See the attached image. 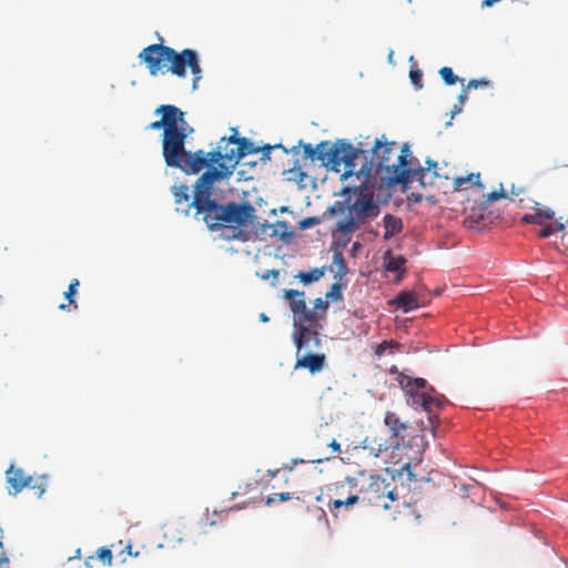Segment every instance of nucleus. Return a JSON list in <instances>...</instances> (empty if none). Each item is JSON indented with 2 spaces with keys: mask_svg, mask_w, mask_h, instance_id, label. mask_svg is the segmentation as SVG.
I'll use <instances>...</instances> for the list:
<instances>
[{
  "mask_svg": "<svg viewBox=\"0 0 568 568\" xmlns=\"http://www.w3.org/2000/svg\"><path fill=\"white\" fill-rule=\"evenodd\" d=\"M79 285H80V282L78 278H73L70 282L68 290L64 292V297H65V300H68L69 304H60L59 310L65 311L69 308L70 305H72L74 310L78 308V304L73 297L78 292Z\"/></svg>",
  "mask_w": 568,
  "mask_h": 568,
  "instance_id": "obj_26",
  "label": "nucleus"
},
{
  "mask_svg": "<svg viewBox=\"0 0 568 568\" xmlns=\"http://www.w3.org/2000/svg\"><path fill=\"white\" fill-rule=\"evenodd\" d=\"M233 132L234 134L229 136L227 143H235L234 150H236V154H239L240 160L248 154H255L260 151V149L254 146L253 142L247 138H237L236 129H233Z\"/></svg>",
  "mask_w": 568,
  "mask_h": 568,
  "instance_id": "obj_20",
  "label": "nucleus"
},
{
  "mask_svg": "<svg viewBox=\"0 0 568 568\" xmlns=\"http://www.w3.org/2000/svg\"><path fill=\"white\" fill-rule=\"evenodd\" d=\"M409 77H410V80H412V83L414 85H416L417 88H422V77H423V73L419 69H416V70H410L409 72Z\"/></svg>",
  "mask_w": 568,
  "mask_h": 568,
  "instance_id": "obj_37",
  "label": "nucleus"
},
{
  "mask_svg": "<svg viewBox=\"0 0 568 568\" xmlns=\"http://www.w3.org/2000/svg\"><path fill=\"white\" fill-rule=\"evenodd\" d=\"M393 303L405 313L420 306L418 295L408 291L398 293Z\"/></svg>",
  "mask_w": 568,
  "mask_h": 568,
  "instance_id": "obj_22",
  "label": "nucleus"
},
{
  "mask_svg": "<svg viewBox=\"0 0 568 568\" xmlns=\"http://www.w3.org/2000/svg\"><path fill=\"white\" fill-rule=\"evenodd\" d=\"M92 560H99L102 566H110L112 564V552L110 547H101L95 551L94 556H89L85 559L87 568H91Z\"/></svg>",
  "mask_w": 568,
  "mask_h": 568,
  "instance_id": "obj_25",
  "label": "nucleus"
},
{
  "mask_svg": "<svg viewBox=\"0 0 568 568\" xmlns=\"http://www.w3.org/2000/svg\"><path fill=\"white\" fill-rule=\"evenodd\" d=\"M408 466H409V463H406L402 468L404 469V468H406Z\"/></svg>",
  "mask_w": 568,
  "mask_h": 568,
  "instance_id": "obj_47",
  "label": "nucleus"
},
{
  "mask_svg": "<svg viewBox=\"0 0 568 568\" xmlns=\"http://www.w3.org/2000/svg\"><path fill=\"white\" fill-rule=\"evenodd\" d=\"M342 488H343V486L341 487V489ZM337 490H339V488H337ZM358 501H361L358 494H349L347 496H343L339 491H337V498L329 499L327 507L331 510V513L336 517L338 514V510L342 507L347 508L349 506L357 504Z\"/></svg>",
  "mask_w": 568,
  "mask_h": 568,
  "instance_id": "obj_21",
  "label": "nucleus"
},
{
  "mask_svg": "<svg viewBox=\"0 0 568 568\" xmlns=\"http://www.w3.org/2000/svg\"><path fill=\"white\" fill-rule=\"evenodd\" d=\"M314 223H316V219L310 217V219H306V220L302 221L301 222V226L303 229H305V227H308L310 225H313Z\"/></svg>",
  "mask_w": 568,
  "mask_h": 568,
  "instance_id": "obj_41",
  "label": "nucleus"
},
{
  "mask_svg": "<svg viewBox=\"0 0 568 568\" xmlns=\"http://www.w3.org/2000/svg\"><path fill=\"white\" fill-rule=\"evenodd\" d=\"M565 229V225L562 223H556L555 225H547L545 227H542L539 232H538V235L542 239H546V237H549L554 232H560Z\"/></svg>",
  "mask_w": 568,
  "mask_h": 568,
  "instance_id": "obj_33",
  "label": "nucleus"
},
{
  "mask_svg": "<svg viewBox=\"0 0 568 568\" xmlns=\"http://www.w3.org/2000/svg\"><path fill=\"white\" fill-rule=\"evenodd\" d=\"M325 274L324 268H313L310 272H300L296 277L304 284L318 281Z\"/></svg>",
  "mask_w": 568,
  "mask_h": 568,
  "instance_id": "obj_29",
  "label": "nucleus"
},
{
  "mask_svg": "<svg viewBox=\"0 0 568 568\" xmlns=\"http://www.w3.org/2000/svg\"><path fill=\"white\" fill-rule=\"evenodd\" d=\"M369 153V160L363 163L358 175L369 176L374 173L392 185L416 181L424 187L433 185L440 176L437 162L427 160V168H420L418 160L412 156L408 144L399 148L398 143L387 141L385 135L375 140Z\"/></svg>",
  "mask_w": 568,
  "mask_h": 568,
  "instance_id": "obj_1",
  "label": "nucleus"
},
{
  "mask_svg": "<svg viewBox=\"0 0 568 568\" xmlns=\"http://www.w3.org/2000/svg\"><path fill=\"white\" fill-rule=\"evenodd\" d=\"M383 225L385 229V233H384L385 240H389L390 237L400 233L403 230L402 219H399L393 214H386L383 217Z\"/></svg>",
  "mask_w": 568,
  "mask_h": 568,
  "instance_id": "obj_23",
  "label": "nucleus"
},
{
  "mask_svg": "<svg viewBox=\"0 0 568 568\" xmlns=\"http://www.w3.org/2000/svg\"><path fill=\"white\" fill-rule=\"evenodd\" d=\"M343 195L346 196L348 203V215L336 223L335 230L346 235V242L359 224L374 220L379 214V206L374 201V193L366 186L344 187Z\"/></svg>",
  "mask_w": 568,
  "mask_h": 568,
  "instance_id": "obj_6",
  "label": "nucleus"
},
{
  "mask_svg": "<svg viewBox=\"0 0 568 568\" xmlns=\"http://www.w3.org/2000/svg\"><path fill=\"white\" fill-rule=\"evenodd\" d=\"M110 549L112 552V559L115 558L116 564L124 565L128 562V558H139L141 556L148 555V552H141V551H132V545L130 541H122L119 540L116 542H113L110 545Z\"/></svg>",
  "mask_w": 568,
  "mask_h": 568,
  "instance_id": "obj_16",
  "label": "nucleus"
},
{
  "mask_svg": "<svg viewBox=\"0 0 568 568\" xmlns=\"http://www.w3.org/2000/svg\"><path fill=\"white\" fill-rule=\"evenodd\" d=\"M260 321H262V322H264V323H265V322H268V317H267L264 313H261V314H260Z\"/></svg>",
  "mask_w": 568,
  "mask_h": 568,
  "instance_id": "obj_43",
  "label": "nucleus"
},
{
  "mask_svg": "<svg viewBox=\"0 0 568 568\" xmlns=\"http://www.w3.org/2000/svg\"><path fill=\"white\" fill-rule=\"evenodd\" d=\"M199 179L195 182L194 185V195L192 197L190 193V189L185 184H179L172 186V193L174 196V203L176 205V211H180L183 214H189L191 207H194L197 211V205L195 202L196 195H197V185H199Z\"/></svg>",
  "mask_w": 568,
  "mask_h": 568,
  "instance_id": "obj_12",
  "label": "nucleus"
},
{
  "mask_svg": "<svg viewBox=\"0 0 568 568\" xmlns=\"http://www.w3.org/2000/svg\"><path fill=\"white\" fill-rule=\"evenodd\" d=\"M460 111H462V108H458L457 105H455L453 113H459Z\"/></svg>",
  "mask_w": 568,
  "mask_h": 568,
  "instance_id": "obj_45",
  "label": "nucleus"
},
{
  "mask_svg": "<svg viewBox=\"0 0 568 568\" xmlns=\"http://www.w3.org/2000/svg\"><path fill=\"white\" fill-rule=\"evenodd\" d=\"M273 148H274V146H272V145H266V146L264 148V150L266 151V155H267V156H268V154H270V151H271Z\"/></svg>",
  "mask_w": 568,
  "mask_h": 568,
  "instance_id": "obj_44",
  "label": "nucleus"
},
{
  "mask_svg": "<svg viewBox=\"0 0 568 568\" xmlns=\"http://www.w3.org/2000/svg\"><path fill=\"white\" fill-rule=\"evenodd\" d=\"M384 424L388 428L392 443L388 444L386 439L378 438L377 436H367L363 440V448L374 457H379L383 452H386L390 446L399 448L405 443L408 435L409 426L403 422L394 412H386Z\"/></svg>",
  "mask_w": 568,
  "mask_h": 568,
  "instance_id": "obj_7",
  "label": "nucleus"
},
{
  "mask_svg": "<svg viewBox=\"0 0 568 568\" xmlns=\"http://www.w3.org/2000/svg\"><path fill=\"white\" fill-rule=\"evenodd\" d=\"M325 297H326V300H329L333 302L341 301L343 298L342 285L337 282L332 284V286H331L329 291L326 293Z\"/></svg>",
  "mask_w": 568,
  "mask_h": 568,
  "instance_id": "obj_32",
  "label": "nucleus"
},
{
  "mask_svg": "<svg viewBox=\"0 0 568 568\" xmlns=\"http://www.w3.org/2000/svg\"><path fill=\"white\" fill-rule=\"evenodd\" d=\"M197 189L194 203L197 205V214H202L209 229L216 230L226 225L232 232V234L226 235L227 239L246 241V233L239 229L253 223L255 219L254 206L248 202L220 204L212 199L213 185H197Z\"/></svg>",
  "mask_w": 568,
  "mask_h": 568,
  "instance_id": "obj_2",
  "label": "nucleus"
},
{
  "mask_svg": "<svg viewBox=\"0 0 568 568\" xmlns=\"http://www.w3.org/2000/svg\"><path fill=\"white\" fill-rule=\"evenodd\" d=\"M284 300L288 302L290 310L294 313V323L293 326L298 323H307L305 313H308V308L306 306L305 293L303 291L297 290H285Z\"/></svg>",
  "mask_w": 568,
  "mask_h": 568,
  "instance_id": "obj_13",
  "label": "nucleus"
},
{
  "mask_svg": "<svg viewBox=\"0 0 568 568\" xmlns=\"http://www.w3.org/2000/svg\"><path fill=\"white\" fill-rule=\"evenodd\" d=\"M327 446L332 448L333 453H341V445L337 443L336 439H332Z\"/></svg>",
  "mask_w": 568,
  "mask_h": 568,
  "instance_id": "obj_40",
  "label": "nucleus"
},
{
  "mask_svg": "<svg viewBox=\"0 0 568 568\" xmlns=\"http://www.w3.org/2000/svg\"><path fill=\"white\" fill-rule=\"evenodd\" d=\"M406 258L403 255L394 256L390 251H387L384 255V266L388 272L405 273Z\"/></svg>",
  "mask_w": 568,
  "mask_h": 568,
  "instance_id": "obj_24",
  "label": "nucleus"
},
{
  "mask_svg": "<svg viewBox=\"0 0 568 568\" xmlns=\"http://www.w3.org/2000/svg\"><path fill=\"white\" fill-rule=\"evenodd\" d=\"M466 183H470V184H474V185H477V186L484 189V186L480 183V174L479 173H470L466 176H458V178L454 179V186L456 190L463 189V186Z\"/></svg>",
  "mask_w": 568,
  "mask_h": 568,
  "instance_id": "obj_28",
  "label": "nucleus"
},
{
  "mask_svg": "<svg viewBox=\"0 0 568 568\" xmlns=\"http://www.w3.org/2000/svg\"><path fill=\"white\" fill-rule=\"evenodd\" d=\"M74 557H75V558H80V549H77V551H75V556H74Z\"/></svg>",
  "mask_w": 568,
  "mask_h": 568,
  "instance_id": "obj_46",
  "label": "nucleus"
},
{
  "mask_svg": "<svg viewBox=\"0 0 568 568\" xmlns=\"http://www.w3.org/2000/svg\"><path fill=\"white\" fill-rule=\"evenodd\" d=\"M468 90L466 88L463 89L460 94L458 95V101L460 104H463L467 100V92Z\"/></svg>",
  "mask_w": 568,
  "mask_h": 568,
  "instance_id": "obj_42",
  "label": "nucleus"
},
{
  "mask_svg": "<svg viewBox=\"0 0 568 568\" xmlns=\"http://www.w3.org/2000/svg\"><path fill=\"white\" fill-rule=\"evenodd\" d=\"M427 382L424 378H409L404 376L400 381V385L404 389H406L407 394L412 395L415 392H419L420 389L426 387Z\"/></svg>",
  "mask_w": 568,
  "mask_h": 568,
  "instance_id": "obj_27",
  "label": "nucleus"
},
{
  "mask_svg": "<svg viewBox=\"0 0 568 568\" xmlns=\"http://www.w3.org/2000/svg\"><path fill=\"white\" fill-rule=\"evenodd\" d=\"M293 341L296 346V353L314 352L322 345L320 331L323 325L313 326L310 323H298L293 326Z\"/></svg>",
  "mask_w": 568,
  "mask_h": 568,
  "instance_id": "obj_11",
  "label": "nucleus"
},
{
  "mask_svg": "<svg viewBox=\"0 0 568 568\" xmlns=\"http://www.w3.org/2000/svg\"><path fill=\"white\" fill-rule=\"evenodd\" d=\"M333 263L336 265V274L334 277L342 280L348 271L342 252H338V251L334 252Z\"/></svg>",
  "mask_w": 568,
  "mask_h": 568,
  "instance_id": "obj_30",
  "label": "nucleus"
},
{
  "mask_svg": "<svg viewBox=\"0 0 568 568\" xmlns=\"http://www.w3.org/2000/svg\"><path fill=\"white\" fill-rule=\"evenodd\" d=\"M439 74L447 85H454L458 81V77L454 74L453 69L449 67H443L439 70Z\"/></svg>",
  "mask_w": 568,
  "mask_h": 568,
  "instance_id": "obj_31",
  "label": "nucleus"
},
{
  "mask_svg": "<svg viewBox=\"0 0 568 568\" xmlns=\"http://www.w3.org/2000/svg\"><path fill=\"white\" fill-rule=\"evenodd\" d=\"M388 347H398V343L395 341H384L376 346L375 354L377 356H382V355H384L385 351Z\"/></svg>",
  "mask_w": 568,
  "mask_h": 568,
  "instance_id": "obj_35",
  "label": "nucleus"
},
{
  "mask_svg": "<svg viewBox=\"0 0 568 568\" xmlns=\"http://www.w3.org/2000/svg\"><path fill=\"white\" fill-rule=\"evenodd\" d=\"M358 495L361 501L384 510L390 509L393 503L398 500V491L394 481H387L378 475L371 476L368 485L363 487Z\"/></svg>",
  "mask_w": 568,
  "mask_h": 568,
  "instance_id": "obj_8",
  "label": "nucleus"
},
{
  "mask_svg": "<svg viewBox=\"0 0 568 568\" xmlns=\"http://www.w3.org/2000/svg\"><path fill=\"white\" fill-rule=\"evenodd\" d=\"M300 146H303V159L304 160H311L312 162H314L315 160H318L322 162L323 165H325V166L327 165L331 142L323 141L314 148L311 143H303L302 141H300V144L297 146L292 148V152L294 154H296L298 152Z\"/></svg>",
  "mask_w": 568,
  "mask_h": 568,
  "instance_id": "obj_15",
  "label": "nucleus"
},
{
  "mask_svg": "<svg viewBox=\"0 0 568 568\" xmlns=\"http://www.w3.org/2000/svg\"><path fill=\"white\" fill-rule=\"evenodd\" d=\"M328 308V301L318 297L314 301V307L305 313L307 323L313 326L322 325V322L326 320V312Z\"/></svg>",
  "mask_w": 568,
  "mask_h": 568,
  "instance_id": "obj_19",
  "label": "nucleus"
},
{
  "mask_svg": "<svg viewBox=\"0 0 568 568\" xmlns=\"http://www.w3.org/2000/svg\"><path fill=\"white\" fill-rule=\"evenodd\" d=\"M292 498H293V495L290 493H278V494H273L272 496H268L266 498L265 503L267 506H271L277 500L278 501H287V500H291Z\"/></svg>",
  "mask_w": 568,
  "mask_h": 568,
  "instance_id": "obj_34",
  "label": "nucleus"
},
{
  "mask_svg": "<svg viewBox=\"0 0 568 568\" xmlns=\"http://www.w3.org/2000/svg\"><path fill=\"white\" fill-rule=\"evenodd\" d=\"M161 119L146 125V130H163L162 154L165 164L182 171L189 151L185 141L193 129L185 120V113L173 104H161L154 111Z\"/></svg>",
  "mask_w": 568,
  "mask_h": 568,
  "instance_id": "obj_3",
  "label": "nucleus"
},
{
  "mask_svg": "<svg viewBox=\"0 0 568 568\" xmlns=\"http://www.w3.org/2000/svg\"><path fill=\"white\" fill-rule=\"evenodd\" d=\"M410 397H412L413 405L422 407L424 410H426L429 414L428 419H429L430 424L434 425L437 416L433 415V407L440 406V399L435 398V397L430 396L429 394L422 393V392H415L414 394L410 395Z\"/></svg>",
  "mask_w": 568,
  "mask_h": 568,
  "instance_id": "obj_17",
  "label": "nucleus"
},
{
  "mask_svg": "<svg viewBox=\"0 0 568 568\" xmlns=\"http://www.w3.org/2000/svg\"><path fill=\"white\" fill-rule=\"evenodd\" d=\"M359 155H363L367 161L368 151L355 149L351 143L345 141H338L334 144L331 143L326 166H329L335 172H339L341 165L343 164L345 170L342 174V179H347L356 173V160Z\"/></svg>",
  "mask_w": 568,
  "mask_h": 568,
  "instance_id": "obj_9",
  "label": "nucleus"
},
{
  "mask_svg": "<svg viewBox=\"0 0 568 568\" xmlns=\"http://www.w3.org/2000/svg\"><path fill=\"white\" fill-rule=\"evenodd\" d=\"M229 138H222L216 150L204 152L187 153L182 172L186 174H197L203 169L207 170L199 178V185H214L216 181L229 179L240 161L235 143H227Z\"/></svg>",
  "mask_w": 568,
  "mask_h": 568,
  "instance_id": "obj_5",
  "label": "nucleus"
},
{
  "mask_svg": "<svg viewBox=\"0 0 568 568\" xmlns=\"http://www.w3.org/2000/svg\"><path fill=\"white\" fill-rule=\"evenodd\" d=\"M6 478L10 488H12V491H9L12 495L19 494L24 488L33 490L38 497H41L45 491V481L42 477L27 475L23 469L13 465L7 469Z\"/></svg>",
  "mask_w": 568,
  "mask_h": 568,
  "instance_id": "obj_10",
  "label": "nucleus"
},
{
  "mask_svg": "<svg viewBox=\"0 0 568 568\" xmlns=\"http://www.w3.org/2000/svg\"><path fill=\"white\" fill-rule=\"evenodd\" d=\"M160 43L148 45L139 53V59L145 63L150 74L158 75L165 70L178 78H185L189 68L193 75V90L197 89L199 81L202 79L197 52L192 49H183L179 52L164 45L163 38H160Z\"/></svg>",
  "mask_w": 568,
  "mask_h": 568,
  "instance_id": "obj_4",
  "label": "nucleus"
},
{
  "mask_svg": "<svg viewBox=\"0 0 568 568\" xmlns=\"http://www.w3.org/2000/svg\"><path fill=\"white\" fill-rule=\"evenodd\" d=\"M326 362V356L324 353H315V352H301L296 353V362L294 365L295 369H307L311 374H316L321 372Z\"/></svg>",
  "mask_w": 568,
  "mask_h": 568,
  "instance_id": "obj_14",
  "label": "nucleus"
},
{
  "mask_svg": "<svg viewBox=\"0 0 568 568\" xmlns=\"http://www.w3.org/2000/svg\"><path fill=\"white\" fill-rule=\"evenodd\" d=\"M505 196H506L505 192L501 191V192H491V193L487 194L486 197H487L488 202H494V201H497Z\"/></svg>",
  "mask_w": 568,
  "mask_h": 568,
  "instance_id": "obj_39",
  "label": "nucleus"
},
{
  "mask_svg": "<svg viewBox=\"0 0 568 568\" xmlns=\"http://www.w3.org/2000/svg\"><path fill=\"white\" fill-rule=\"evenodd\" d=\"M490 85V81L480 79V80H470L465 87L467 90L486 88Z\"/></svg>",
  "mask_w": 568,
  "mask_h": 568,
  "instance_id": "obj_36",
  "label": "nucleus"
},
{
  "mask_svg": "<svg viewBox=\"0 0 568 568\" xmlns=\"http://www.w3.org/2000/svg\"><path fill=\"white\" fill-rule=\"evenodd\" d=\"M534 212L527 213L521 217V221L528 224L542 225L548 221L554 220L555 212L540 203L535 202Z\"/></svg>",
  "mask_w": 568,
  "mask_h": 568,
  "instance_id": "obj_18",
  "label": "nucleus"
},
{
  "mask_svg": "<svg viewBox=\"0 0 568 568\" xmlns=\"http://www.w3.org/2000/svg\"><path fill=\"white\" fill-rule=\"evenodd\" d=\"M278 275H280V272L277 270H268L266 272H264L261 277L263 280H268L270 277H272L273 280L277 281L278 280Z\"/></svg>",
  "mask_w": 568,
  "mask_h": 568,
  "instance_id": "obj_38",
  "label": "nucleus"
}]
</instances>
